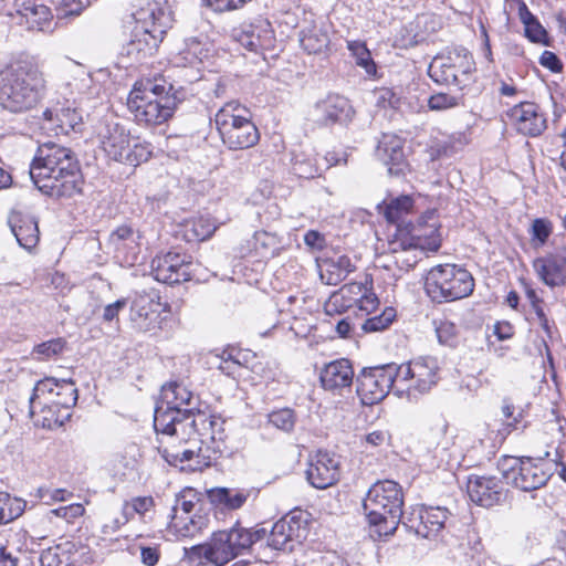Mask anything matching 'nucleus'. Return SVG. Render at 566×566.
<instances>
[{"mask_svg":"<svg viewBox=\"0 0 566 566\" xmlns=\"http://www.w3.org/2000/svg\"><path fill=\"white\" fill-rule=\"evenodd\" d=\"M8 17L30 31L50 33L54 31L51 9L38 3L36 0H13L12 10L8 12Z\"/></svg>","mask_w":566,"mask_h":566,"instance_id":"15","label":"nucleus"},{"mask_svg":"<svg viewBox=\"0 0 566 566\" xmlns=\"http://www.w3.org/2000/svg\"><path fill=\"white\" fill-rule=\"evenodd\" d=\"M308 513L293 510L274 523L268 545L274 549H293V543H301L307 536Z\"/></svg>","mask_w":566,"mask_h":566,"instance_id":"12","label":"nucleus"},{"mask_svg":"<svg viewBox=\"0 0 566 566\" xmlns=\"http://www.w3.org/2000/svg\"><path fill=\"white\" fill-rule=\"evenodd\" d=\"M208 56V50L198 39H188L186 46L172 59L176 66H196Z\"/></svg>","mask_w":566,"mask_h":566,"instance_id":"36","label":"nucleus"},{"mask_svg":"<svg viewBox=\"0 0 566 566\" xmlns=\"http://www.w3.org/2000/svg\"><path fill=\"white\" fill-rule=\"evenodd\" d=\"M138 238L132 227L123 224L111 233L109 242L115 247L116 251H122L132 244H137Z\"/></svg>","mask_w":566,"mask_h":566,"instance_id":"48","label":"nucleus"},{"mask_svg":"<svg viewBox=\"0 0 566 566\" xmlns=\"http://www.w3.org/2000/svg\"><path fill=\"white\" fill-rule=\"evenodd\" d=\"M347 49L355 57L356 64L365 70L368 75H375L377 72L376 64L371 57L366 44L360 41H348Z\"/></svg>","mask_w":566,"mask_h":566,"instance_id":"44","label":"nucleus"},{"mask_svg":"<svg viewBox=\"0 0 566 566\" xmlns=\"http://www.w3.org/2000/svg\"><path fill=\"white\" fill-rule=\"evenodd\" d=\"M397 396L410 398L428 392L438 381V361L433 357H419L408 364L396 365Z\"/></svg>","mask_w":566,"mask_h":566,"instance_id":"9","label":"nucleus"},{"mask_svg":"<svg viewBox=\"0 0 566 566\" xmlns=\"http://www.w3.org/2000/svg\"><path fill=\"white\" fill-rule=\"evenodd\" d=\"M403 494L392 480L374 483L363 502L369 523L377 527L379 536L392 535L402 517Z\"/></svg>","mask_w":566,"mask_h":566,"instance_id":"5","label":"nucleus"},{"mask_svg":"<svg viewBox=\"0 0 566 566\" xmlns=\"http://www.w3.org/2000/svg\"><path fill=\"white\" fill-rule=\"evenodd\" d=\"M250 493L245 490L220 488L212 492L214 501L229 510L240 509L248 500Z\"/></svg>","mask_w":566,"mask_h":566,"instance_id":"43","label":"nucleus"},{"mask_svg":"<svg viewBox=\"0 0 566 566\" xmlns=\"http://www.w3.org/2000/svg\"><path fill=\"white\" fill-rule=\"evenodd\" d=\"M153 153V146L139 137L132 136V145L127 147L125 157L122 163L138 166L140 163L147 161Z\"/></svg>","mask_w":566,"mask_h":566,"instance_id":"42","label":"nucleus"},{"mask_svg":"<svg viewBox=\"0 0 566 566\" xmlns=\"http://www.w3.org/2000/svg\"><path fill=\"white\" fill-rule=\"evenodd\" d=\"M374 304V300L366 296V290L361 283L352 282L343 285L337 292H334L325 303L327 315L339 314L357 305L367 310V304Z\"/></svg>","mask_w":566,"mask_h":566,"instance_id":"20","label":"nucleus"},{"mask_svg":"<svg viewBox=\"0 0 566 566\" xmlns=\"http://www.w3.org/2000/svg\"><path fill=\"white\" fill-rule=\"evenodd\" d=\"M49 398L45 402H52V407L67 410L74 407L77 401V388L72 380H57L55 394Z\"/></svg>","mask_w":566,"mask_h":566,"instance_id":"38","label":"nucleus"},{"mask_svg":"<svg viewBox=\"0 0 566 566\" xmlns=\"http://www.w3.org/2000/svg\"><path fill=\"white\" fill-rule=\"evenodd\" d=\"M552 233V223L546 219H535L531 227V235L536 245H543Z\"/></svg>","mask_w":566,"mask_h":566,"instance_id":"55","label":"nucleus"},{"mask_svg":"<svg viewBox=\"0 0 566 566\" xmlns=\"http://www.w3.org/2000/svg\"><path fill=\"white\" fill-rule=\"evenodd\" d=\"M172 86L163 84L153 83L151 81H147L146 83H136L133 90H138L139 95H148L147 92H150L155 99H164V98H175L169 94Z\"/></svg>","mask_w":566,"mask_h":566,"instance_id":"51","label":"nucleus"},{"mask_svg":"<svg viewBox=\"0 0 566 566\" xmlns=\"http://www.w3.org/2000/svg\"><path fill=\"white\" fill-rule=\"evenodd\" d=\"M506 461L511 464L504 470V478L522 491L537 490L551 478V472L544 469V464L532 458H510Z\"/></svg>","mask_w":566,"mask_h":566,"instance_id":"13","label":"nucleus"},{"mask_svg":"<svg viewBox=\"0 0 566 566\" xmlns=\"http://www.w3.org/2000/svg\"><path fill=\"white\" fill-rule=\"evenodd\" d=\"M57 388V379L44 378L36 382L33 389V394L30 398V410L31 413L36 412L38 407H42V410H52V402H45L49 397L55 394Z\"/></svg>","mask_w":566,"mask_h":566,"instance_id":"37","label":"nucleus"},{"mask_svg":"<svg viewBox=\"0 0 566 566\" xmlns=\"http://www.w3.org/2000/svg\"><path fill=\"white\" fill-rule=\"evenodd\" d=\"M376 156L388 166L389 174H399L405 161L402 139L396 135L385 134L376 148Z\"/></svg>","mask_w":566,"mask_h":566,"instance_id":"29","label":"nucleus"},{"mask_svg":"<svg viewBox=\"0 0 566 566\" xmlns=\"http://www.w3.org/2000/svg\"><path fill=\"white\" fill-rule=\"evenodd\" d=\"M428 296L437 303L452 302L471 295L474 279L455 264H440L429 270L424 281Z\"/></svg>","mask_w":566,"mask_h":566,"instance_id":"7","label":"nucleus"},{"mask_svg":"<svg viewBox=\"0 0 566 566\" xmlns=\"http://www.w3.org/2000/svg\"><path fill=\"white\" fill-rule=\"evenodd\" d=\"M24 503L18 499L12 500L6 492H0V524H6L19 517L23 512Z\"/></svg>","mask_w":566,"mask_h":566,"instance_id":"45","label":"nucleus"},{"mask_svg":"<svg viewBox=\"0 0 566 566\" xmlns=\"http://www.w3.org/2000/svg\"><path fill=\"white\" fill-rule=\"evenodd\" d=\"M154 506V499L151 496H139L134 497L128 503V512L129 513H137V514H145Z\"/></svg>","mask_w":566,"mask_h":566,"instance_id":"62","label":"nucleus"},{"mask_svg":"<svg viewBox=\"0 0 566 566\" xmlns=\"http://www.w3.org/2000/svg\"><path fill=\"white\" fill-rule=\"evenodd\" d=\"M389 441L390 434L387 430H374L361 438V446L366 451L371 452L374 449L387 446Z\"/></svg>","mask_w":566,"mask_h":566,"instance_id":"53","label":"nucleus"},{"mask_svg":"<svg viewBox=\"0 0 566 566\" xmlns=\"http://www.w3.org/2000/svg\"><path fill=\"white\" fill-rule=\"evenodd\" d=\"M319 379L325 390H342L352 386L354 368L348 359H336L322 368Z\"/></svg>","mask_w":566,"mask_h":566,"instance_id":"24","label":"nucleus"},{"mask_svg":"<svg viewBox=\"0 0 566 566\" xmlns=\"http://www.w3.org/2000/svg\"><path fill=\"white\" fill-rule=\"evenodd\" d=\"M43 72L32 64H18L0 75V105L12 113L34 107L45 90Z\"/></svg>","mask_w":566,"mask_h":566,"instance_id":"4","label":"nucleus"},{"mask_svg":"<svg viewBox=\"0 0 566 566\" xmlns=\"http://www.w3.org/2000/svg\"><path fill=\"white\" fill-rule=\"evenodd\" d=\"M221 140L231 150H242L255 146L260 140V133L251 117H249L242 123V126L231 133H226Z\"/></svg>","mask_w":566,"mask_h":566,"instance_id":"32","label":"nucleus"},{"mask_svg":"<svg viewBox=\"0 0 566 566\" xmlns=\"http://www.w3.org/2000/svg\"><path fill=\"white\" fill-rule=\"evenodd\" d=\"M188 495L195 497L191 491H184L176 495L175 504L171 507L172 515H178L180 511H182L185 515H189L192 512L195 502L192 499H188Z\"/></svg>","mask_w":566,"mask_h":566,"instance_id":"58","label":"nucleus"},{"mask_svg":"<svg viewBox=\"0 0 566 566\" xmlns=\"http://www.w3.org/2000/svg\"><path fill=\"white\" fill-rule=\"evenodd\" d=\"M78 551L73 542L65 541L41 553V566H76Z\"/></svg>","mask_w":566,"mask_h":566,"instance_id":"33","label":"nucleus"},{"mask_svg":"<svg viewBox=\"0 0 566 566\" xmlns=\"http://www.w3.org/2000/svg\"><path fill=\"white\" fill-rule=\"evenodd\" d=\"M541 280L548 286H559L566 282V253L537 258L533 263Z\"/></svg>","mask_w":566,"mask_h":566,"instance_id":"25","label":"nucleus"},{"mask_svg":"<svg viewBox=\"0 0 566 566\" xmlns=\"http://www.w3.org/2000/svg\"><path fill=\"white\" fill-rule=\"evenodd\" d=\"M539 64L554 73L563 71V63L559 57L552 51H544L539 57Z\"/></svg>","mask_w":566,"mask_h":566,"instance_id":"63","label":"nucleus"},{"mask_svg":"<svg viewBox=\"0 0 566 566\" xmlns=\"http://www.w3.org/2000/svg\"><path fill=\"white\" fill-rule=\"evenodd\" d=\"M461 98L447 93H437L429 97L428 107L431 111H447L460 105Z\"/></svg>","mask_w":566,"mask_h":566,"instance_id":"52","label":"nucleus"},{"mask_svg":"<svg viewBox=\"0 0 566 566\" xmlns=\"http://www.w3.org/2000/svg\"><path fill=\"white\" fill-rule=\"evenodd\" d=\"M11 230L23 249L31 251L39 242L38 221L31 216L15 214L10 219Z\"/></svg>","mask_w":566,"mask_h":566,"instance_id":"31","label":"nucleus"},{"mask_svg":"<svg viewBox=\"0 0 566 566\" xmlns=\"http://www.w3.org/2000/svg\"><path fill=\"white\" fill-rule=\"evenodd\" d=\"M166 307L167 304H161L147 295H140L132 303L130 321L139 332L155 335L163 327L161 311H166Z\"/></svg>","mask_w":566,"mask_h":566,"instance_id":"17","label":"nucleus"},{"mask_svg":"<svg viewBox=\"0 0 566 566\" xmlns=\"http://www.w3.org/2000/svg\"><path fill=\"white\" fill-rule=\"evenodd\" d=\"M97 137L106 156L123 161L127 147L132 145L129 129L114 115L105 116L97 127Z\"/></svg>","mask_w":566,"mask_h":566,"instance_id":"14","label":"nucleus"},{"mask_svg":"<svg viewBox=\"0 0 566 566\" xmlns=\"http://www.w3.org/2000/svg\"><path fill=\"white\" fill-rule=\"evenodd\" d=\"M412 199L408 196L391 200L385 208L384 214L388 222H399L412 209Z\"/></svg>","mask_w":566,"mask_h":566,"instance_id":"47","label":"nucleus"},{"mask_svg":"<svg viewBox=\"0 0 566 566\" xmlns=\"http://www.w3.org/2000/svg\"><path fill=\"white\" fill-rule=\"evenodd\" d=\"M467 490L470 500L483 507L497 505L506 496L503 482L495 476L472 475Z\"/></svg>","mask_w":566,"mask_h":566,"instance_id":"19","label":"nucleus"},{"mask_svg":"<svg viewBox=\"0 0 566 566\" xmlns=\"http://www.w3.org/2000/svg\"><path fill=\"white\" fill-rule=\"evenodd\" d=\"M64 345L65 342L62 338H54L35 346L33 353L39 359H48L62 353Z\"/></svg>","mask_w":566,"mask_h":566,"instance_id":"54","label":"nucleus"},{"mask_svg":"<svg viewBox=\"0 0 566 566\" xmlns=\"http://www.w3.org/2000/svg\"><path fill=\"white\" fill-rule=\"evenodd\" d=\"M263 27V34L256 33L252 25L249 30L242 31L238 38L239 43L251 52L266 48L271 40L270 23L264 21Z\"/></svg>","mask_w":566,"mask_h":566,"instance_id":"40","label":"nucleus"},{"mask_svg":"<svg viewBox=\"0 0 566 566\" xmlns=\"http://www.w3.org/2000/svg\"><path fill=\"white\" fill-rule=\"evenodd\" d=\"M525 35L530 39L531 42L545 43L547 32L543 28V25L538 22V20H535L531 23H526Z\"/></svg>","mask_w":566,"mask_h":566,"instance_id":"59","label":"nucleus"},{"mask_svg":"<svg viewBox=\"0 0 566 566\" xmlns=\"http://www.w3.org/2000/svg\"><path fill=\"white\" fill-rule=\"evenodd\" d=\"M474 71L472 54L465 48L458 46L434 56L429 64L428 75L439 85H453L461 90L471 81Z\"/></svg>","mask_w":566,"mask_h":566,"instance_id":"8","label":"nucleus"},{"mask_svg":"<svg viewBox=\"0 0 566 566\" xmlns=\"http://www.w3.org/2000/svg\"><path fill=\"white\" fill-rule=\"evenodd\" d=\"M395 317V310L387 307L380 315L366 319L361 327L365 332H380L386 329L394 322Z\"/></svg>","mask_w":566,"mask_h":566,"instance_id":"50","label":"nucleus"},{"mask_svg":"<svg viewBox=\"0 0 566 566\" xmlns=\"http://www.w3.org/2000/svg\"><path fill=\"white\" fill-rule=\"evenodd\" d=\"M509 116L517 132L525 136H539L546 129V118L534 103L523 102L515 105Z\"/></svg>","mask_w":566,"mask_h":566,"instance_id":"22","label":"nucleus"},{"mask_svg":"<svg viewBox=\"0 0 566 566\" xmlns=\"http://www.w3.org/2000/svg\"><path fill=\"white\" fill-rule=\"evenodd\" d=\"M217 230L216 223L208 217L200 216L186 223L185 235L189 241H205Z\"/></svg>","mask_w":566,"mask_h":566,"instance_id":"39","label":"nucleus"},{"mask_svg":"<svg viewBox=\"0 0 566 566\" xmlns=\"http://www.w3.org/2000/svg\"><path fill=\"white\" fill-rule=\"evenodd\" d=\"M136 27L143 30H159L166 34L171 27L172 18L165 7L164 0H144L143 4L134 13Z\"/></svg>","mask_w":566,"mask_h":566,"instance_id":"21","label":"nucleus"},{"mask_svg":"<svg viewBox=\"0 0 566 566\" xmlns=\"http://www.w3.org/2000/svg\"><path fill=\"white\" fill-rule=\"evenodd\" d=\"M314 112L316 120L323 125L346 122L353 114L349 101L337 94L317 102Z\"/></svg>","mask_w":566,"mask_h":566,"instance_id":"23","label":"nucleus"},{"mask_svg":"<svg viewBox=\"0 0 566 566\" xmlns=\"http://www.w3.org/2000/svg\"><path fill=\"white\" fill-rule=\"evenodd\" d=\"M395 255V262L400 269H410L417 263V255L413 253L411 249H403L401 252H397Z\"/></svg>","mask_w":566,"mask_h":566,"instance_id":"64","label":"nucleus"},{"mask_svg":"<svg viewBox=\"0 0 566 566\" xmlns=\"http://www.w3.org/2000/svg\"><path fill=\"white\" fill-rule=\"evenodd\" d=\"M175 441H160L163 458L184 471H197L211 464L224 446V420L221 417L198 411L190 421L180 423Z\"/></svg>","mask_w":566,"mask_h":566,"instance_id":"1","label":"nucleus"},{"mask_svg":"<svg viewBox=\"0 0 566 566\" xmlns=\"http://www.w3.org/2000/svg\"><path fill=\"white\" fill-rule=\"evenodd\" d=\"M449 511L446 507L428 506L418 510V522L410 525L415 532L424 538H434L444 527Z\"/></svg>","mask_w":566,"mask_h":566,"instance_id":"26","label":"nucleus"},{"mask_svg":"<svg viewBox=\"0 0 566 566\" xmlns=\"http://www.w3.org/2000/svg\"><path fill=\"white\" fill-rule=\"evenodd\" d=\"M356 382L357 395L367 406L380 402L391 389L397 395L396 364L364 368L357 376Z\"/></svg>","mask_w":566,"mask_h":566,"instance_id":"10","label":"nucleus"},{"mask_svg":"<svg viewBox=\"0 0 566 566\" xmlns=\"http://www.w3.org/2000/svg\"><path fill=\"white\" fill-rule=\"evenodd\" d=\"M436 334L441 345L455 347L459 342L458 328L454 323L443 319L436 324Z\"/></svg>","mask_w":566,"mask_h":566,"instance_id":"49","label":"nucleus"},{"mask_svg":"<svg viewBox=\"0 0 566 566\" xmlns=\"http://www.w3.org/2000/svg\"><path fill=\"white\" fill-rule=\"evenodd\" d=\"M29 174L34 186L46 196L71 198L81 192L83 179L78 160L71 149L61 145H41Z\"/></svg>","mask_w":566,"mask_h":566,"instance_id":"2","label":"nucleus"},{"mask_svg":"<svg viewBox=\"0 0 566 566\" xmlns=\"http://www.w3.org/2000/svg\"><path fill=\"white\" fill-rule=\"evenodd\" d=\"M169 527L179 537H193L200 532L201 523L190 516L171 515Z\"/></svg>","mask_w":566,"mask_h":566,"instance_id":"46","label":"nucleus"},{"mask_svg":"<svg viewBox=\"0 0 566 566\" xmlns=\"http://www.w3.org/2000/svg\"><path fill=\"white\" fill-rule=\"evenodd\" d=\"M195 264L189 256L168 252L156 256L151 262V272L158 282L177 284L193 276Z\"/></svg>","mask_w":566,"mask_h":566,"instance_id":"16","label":"nucleus"},{"mask_svg":"<svg viewBox=\"0 0 566 566\" xmlns=\"http://www.w3.org/2000/svg\"><path fill=\"white\" fill-rule=\"evenodd\" d=\"M165 34L159 30L148 31L134 28L132 40L127 45V53L142 59L151 55L163 41Z\"/></svg>","mask_w":566,"mask_h":566,"instance_id":"30","label":"nucleus"},{"mask_svg":"<svg viewBox=\"0 0 566 566\" xmlns=\"http://www.w3.org/2000/svg\"><path fill=\"white\" fill-rule=\"evenodd\" d=\"M300 43L308 54H318L328 48L329 36L323 27L312 24L302 29Z\"/></svg>","mask_w":566,"mask_h":566,"instance_id":"35","label":"nucleus"},{"mask_svg":"<svg viewBox=\"0 0 566 566\" xmlns=\"http://www.w3.org/2000/svg\"><path fill=\"white\" fill-rule=\"evenodd\" d=\"M84 512L85 509L81 503H73L66 506H60L57 509L51 510L50 514L71 523L73 520L82 516Z\"/></svg>","mask_w":566,"mask_h":566,"instance_id":"56","label":"nucleus"},{"mask_svg":"<svg viewBox=\"0 0 566 566\" xmlns=\"http://www.w3.org/2000/svg\"><path fill=\"white\" fill-rule=\"evenodd\" d=\"M84 7L78 0H63L57 9L59 18L80 15Z\"/></svg>","mask_w":566,"mask_h":566,"instance_id":"60","label":"nucleus"},{"mask_svg":"<svg viewBox=\"0 0 566 566\" xmlns=\"http://www.w3.org/2000/svg\"><path fill=\"white\" fill-rule=\"evenodd\" d=\"M43 117L51 123L56 135H67L82 124V114L70 102H65L62 106L46 108Z\"/></svg>","mask_w":566,"mask_h":566,"instance_id":"27","label":"nucleus"},{"mask_svg":"<svg viewBox=\"0 0 566 566\" xmlns=\"http://www.w3.org/2000/svg\"><path fill=\"white\" fill-rule=\"evenodd\" d=\"M195 396L185 385L177 381L161 388L160 402L155 409L154 428L163 434L161 441H175L179 437L181 424L190 421L195 412Z\"/></svg>","mask_w":566,"mask_h":566,"instance_id":"6","label":"nucleus"},{"mask_svg":"<svg viewBox=\"0 0 566 566\" xmlns=\"http://www.w3.org/2000/svg\"><path fill=\"white\" fill-rule=\"evenodd\" d=\"M254 248L263 255H266L268 253L273 255L275 250V238L268 232H256L254 235Z\"/></svg>","mask_w":566,"mask_h":566,"instance_id":"57","label":"nucleus"},{"mask_svg":"<svg viewBox=\"0 0 566 566\" xmlns=\"http://www.w3.org/2000/svg\"><path fill=\"white\" fill-rule=\"evenodd\" d=\"M251 117L250 111L237 101L226 103L214 115V125L220 137L242 126Z\"/></svg>","mask_w":566,"mask_h":566,"instance_id":"28","label":"nucleus"},{"mask_svg":"<svg viewBox=\"0 0 566 566\" xmlns=\"http://www.w3.org/2000/svg\"><path fill=\"white\" fill-rule=\"evenodd\" d=\"M265 534L264 528H245L237 523L228 530L213 532L206 543L192 546L189 552L201 560V565L226 566L249 552Z\"/></svg>","mask_w":566,"mask_h":566,"instance_id":"3","label":"nucleus"},{"mask_svg":"<svg viewBox=\"0 0 566 566\" xmlns=\"http://www.w3.org/2000/svg\"><path fill=\"white\" fill-rule=\"evenodd\" d=\"M139 94L138 90H132L127 98V106L138 123L159 125L172 116L176 98L157 101L150 92L148 95Z\"/></svg>","mask_w":566,"mask_h":566,"instance_id":"11","label":"nucleus"},{"mask_svg":"<svg viewBox=\"0 0 566 566\" xmlns=\"http://www.w3.org/2000/svg\"><path fill=\"white\" fill-rule=\"evenodd\" d=\"M266 418L271 426L284 433H292L297 421L295 410L289 407L273 410L268 413Z\"/></svg>","mask_w":566,"mask_h":566,"instance_id":"41","label":"nucleus"},{"mask_svg":"<svg viewBox=\"0 0 566 566\" xmlns=\"http://www.w3.org/2000/svg\"><path fill=\"white\" fill-rule=\"evenodd\" d=\"M62 408L60 407H52V410H42V407H38L36 411L39 410L41 413H43L42 419V426L44 428H53V427H61L64 422L63 418L60 417V411Z\"/></svg>","mask_w":566,"mask_h":566,"instance_id":"61","label":"nucleus"},{"mask_svg":"<svg viewBox=\"0 0 566 566\" xmlns=\"http://www.w3.org/2000/svg\"><path fill=\"white\" fill-rule=\"evenodd\" d=\"M307 481L312 486L324 490L339 480V459L334 453L317 451L306 470Z\"/></svg>","mask_w":566,"mask_h":566,"instance_id":"18","label":"nucleus"},{"mask_svg":"<svg viewBox=\"0 0 566 566\" xmlns=\"http://www.w3.org/2000/svg\"><path fill=\"white\" fill-rule=\"evenodd\" d=\"M323 266L321 279L328 285H337L355 270V265L347 255L327 259L324 261Z\"/></svg>","mask_w":566,"mask_h":566,"instance_id":"34","label":"nucleus"}]
</instances>
